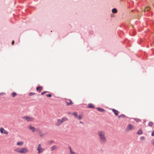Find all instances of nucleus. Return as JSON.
I'll return each instance as SVG.
<instances>
[{
	"label": "nucleus",
	"instance_id": "38",
	"mask_svg": "<svg viewBox=\"0 0 154 154\" xmlns=\"http://www.w3.org/2000/svg\"><path fill=\"white\" fill-rule=\"evenodd\" d=\"M5 93H0V95H1V94H5Z\"/></svg>",
	"mask_w": 154,
	"mask_h": 154
},
{
	"label": "nucleus",
	"instance_id": "13",
	"mask_svg": "<svg viewBox=\"0 0 154 154\" xmlns=\"http://www.w3.org/2000/svg\"><path fill=\"white\" fill-rule=\"evenodd\" d=\"M57 146H56V145L53 146L51 147V151H52L55 150L56 149H57Z\"/></svg>",
	"mask_w": 154,
	"mask_h": 154
},
{
	"label": "nucleus",
	"instance_id": "37",
	"mask_svg": "<svg viewBox=\"0 0 154 154\" xmlns=\"http://www.w3.org/2000/svg\"><path fill=\"white\" fill-rule=\"evenodd\" d=\"M4 133L7 134H8V132L7 131H6L5 130L4 131Z\"/></svg>",
	"mask_w": 154,
	"mask_h": 154
},
{
	"label": "nucleus",
	"instance_id": "35",
	"mask_svg": "<svg viewBox=\"0 0 154 154\" xmlns=\"http://www.w3.org/2000/svg\"><path fill=\"white\" fill-rule=\"evenodd\" d=\"M69 148L70 150V152H72V149L71 147L70 146H69Z\"/></svg>",
	"mask_w": 154,
	"mask_h": 154
},
{
	"label": "nucleus",
	"instance_id": "14",
	"mask_svg": "<svg viewBox=\"0 0 154 154\" xmlns=\"http://www.w3.org/2000/svg\"><path fill=\"white\" fill-rule=\"evenodd\" d=\"M112 11L113 13L116 14L117 13V10L116 8H114L112 9Z\"/></svg>",
	"mask_w": 154,
	"mask_h": 154
},
{
	"label": "nucleus",
	"instance_id": "9",
	"mask_svg": "<svg viewBox=\"0 0 154 154\" xmlns=\"http://www.w3.org/2000/svg\"><path fill=\"white\" fill-rule=\"evenodd\" d=\"M96 109L98 111H99L100 112H103L106 111L104 109H103V108H102L98 107H97L96 108Z\"/></svg>",
	"mask_w": 154,
	"mask_h": 154
},
{
	"label": "nucleus",
	"instance_id": "5",
	"mask_svg": "<svg viewBox=\"0 0 154 154\" xmlns=\"http://www.w3.org/2000/svg\"><path fill=\"white\" fill-rule=\"evenodd\" d=\"M28 149L25 148H23L21 149L20 153H26L28 151Z\"/></svg>",
	"mask_w": 154,
	"mask_h": 154
},
{
	"label": "nucleus",
	"instance_id": "6",
	"mask_svg": "<svg viewBox=\"0 0 154 154\" xmlns=\"http://www.w3.org/2000/svg\"><path fill=\"white\" fill-rule=\"evenodd\" d=\"M112 110L116 116H117L118 115L119 112L118 111L114 109H112Z\"/></svg>",
	"mask_w": 154,
	"mask_h": 154
},
{
	"label": "nucleus",
	"instance_id": "41",
	"mask_svg": "<svg viewBox=\"0 0 154 154\" xmlns=\"http://www.w3.org/2000/svg\"><path fill=\"white\" fill-rule=\"evenodd\" d=\"M43 135V134H41V135H40V136H41V137H42V136Z\"/></svg>",
	"mask_w": 154,
	"mask_h": 154
},
{
	"label": "nucleus",
	"instance_id": "3",
	"mask_svg": "<svg viewBox=\"0 0 154 154\" xmlns=\"http://www.w3.org/2000/svg\"><path fill=\"white\" fill-rule=\"evenodd\" d=\"M65 101L66 104V105L68 106L72 105L73 103V102L70 99H67Z\"/></svg>",
	"mask_w": 154,
	"mask_h": 154
},
{
	"label": "nucleus",
	"instance_id": "32",
	"mask_svg": "<svg viewBox=\"0 0 154 154\" xmlns=\"http://www.w3.org/2000/svg\"><path fill=\"white\" fill-rule=\"evenodd\" d=\"M151 136H154V131H153L151 133Z\"/></svg>",
	"mask_w": 154,
	"mask_h": 154
},
{
	"label": "nucleus",
	"instance_id": "39",
	"mask_svg": "<svg viewBox=\"0 0 154 154\" xmlns=\"http://www.w3.org/2000/svg\"><path fill=\"white\" fill-rule=\"evenodd\" d=\"M152 144L154 145V140H153L152 142Z\"/></svg>",
	"mask_w": 154,
	"mask_h": 154
},
{
	"label": "nucleus",
	"instance_id": "40",
	"mask_svg": "<svg viewBox=\"0 0 154 154\" xmlns=\"http://www.w3.org/2000/svg\"><path fill=\"white\" fill-rule=\"evenodd\" d=\"M111 17H114L113 15L112 14H111Z\"/></svg>",
	"mask_w": 154,
	"mask_h": 154
},
{
	"label": "nucleus",
	"instance_id": "15",
	"mask_svg": "<svg viewBox=\"0 0 154 154\" xmlns=\"http://www.w3.org/2000/svg\"><path fill=\"white\" fill-rule=\"evenodd\" d=\"M137 134L141 135L143 133V132L141 128H140L137 132Z\"/></svg>",
	"mask_w": 154,
	"mask_h": 154
},
{
	"label": "nucleus",
	"instance_id": "17",
	"mask_svg": "<svg viewBox=\"0 0 154 154\" xmlns=\"http://www.w3.org/2000/svg\"><path fill=\"white\" fill-rule=\"evenodd\" d=\"M126 117V116L124 114H121L118 116V118H125Z\"/></svg>",
	"mask_w": 154,
	"mask_h": 154
},
{
	"label": "nucleus",
	"instance_id": "8",
	"mask_svg": "<svg viewBox=\"0 0 154 154\" xmlns=\"http://www.w3.org/2000/svg\"><path fill=\"white\" fill-rule=\"evenodd\" d=\"M88 107L91 109H94L95 108L94 106L91 103H90L88 104Z\"/></svg>",
	"mask_w": 154,
	"mask_h": 154
},
{
	"label": "nucleus",
	"instance_id": "7",
	"mask_svg": "<svg viewBox=\"0 0 154 154\" xmlns=\"http://www.w3.org/2000/svg\"><path fill=\"white\" fill-rule=\"evenodd\" d=\"M134 128V126L131 124H129L127 127V129L129 130H131Z\"/></svg>",
	"mask_w": 154,
	"mask_h": 154
},
{
	"label": "nucleus",
	"instance_id": "23",
	"mask_svg": "<svg viewBox=\"0 0 154 154\" xmlns=\"http://www.w3.org/2000/svg\"><path fill=\"white\" fill-rule=\"evenodd\" d=\"M73 114L74 115V116L76 118H77V117H78V115L77 114V113L76 112H74L73 113Z\"/></svg>",
	"mask_w": 154,
	"mask_h": 154
},
{
	"label": "nucleus",
	"instance_id": "43",
	"mask_svg": "<svg viewBox=\"0 0 154 154\" xmlns=\"http://www.w3.org/2000/svg\"><path fill=\"white\" fill-rule=\"evenodd\" d=\"M80 122L81 123H83V122Z\"/></svg>",
	"mask_w": 154,
	"mask_h": 154
},
{
	"label": "nucleus",
	"instance_id": "11",
	"mask_svg": "<svg viewBox=\"0 0 154 154\" xmlns=\"http://www.w3.org/2000/svg\"><path fill=\"white\" fill-rule=\"evenodd\" d=\"M29 128L30 130H31L32 132H35V128L34 127L32 126L31 125H30L29 127Z\"/></svg>",
	"mask_w": 154,
	"mask_h": 154
},
{
	"label": "nucleus",
	"instance_id": "26",
	"mask_svg": "<svg viewBox=\"0 0 154 154\" xmlns=\"http://www.w3.org/2000/svg\"><path fill=\"white\" fill-rule=\"evenodd\" d=\"M153 124V123L152 122H150L148 123V125L150 127H152Z\"/></svg>",
	"mask_w": 154,
	"mask_h": 154
},
{
	"label": "nucleus",
	"instance_id": "30",
	"mask_svg": "<svg viewBox=\"0 0 154 154\" xmlns=\"http://www.w3.org/2000/svg\"><path fill=\"white\" fill-rule=\"evenodd\" d=\"M48 91H44L43 92H42L41 93V94L42 95H43L44 94H45V93H48Z\"/></svg>",
	"mask_w": 154,
	"mask_h": 154
},
{
	"label": "nucleus",
	"instance_id": "28",
	"mask_svg": "<svg viewBox=\"0 0 154 154\" xmlns=\"http://www.w3.org/2000/svg\"><path fill=\"white\" fill-rule=\"evenodd\" d=\"M35 94L34 93L31 92L29 93V95L30 96H31Z\"/></svg>",
	"mask_w": 154,
	"mask_h": 154
},
{
	"label": "nucleus",
	"instance_id": "24",
	"mask_svg": "<svg viewBox=\"0 0 154 154\" xmlns=\"http://www.w3.org/2000/svg\"><path fill=\"white\" fill-rule=\"evenodd\" d=\"M133 119L137 122H139L141 121L140 120L137 118H133Z\"/></svg>",
	"mask_w": 154,
	"mask_h": 154
},
{
	"label": "nucleus",
	"instance_id": "29",
	"mask_svg": "<svg viewBox=\"0 0 154 154\" xmlns=\"http://www.w3.org/2000/svg\"><path fill=\"white\" fill-rule=\"evenodd\" d=\"M46 96L48 97H52V95L51 94H48L46 95Z\"/></svg>",
	"mask_w": 154,
	"mask_h": 154
},
{
	"label": "nucleus",
	"instance_id": "33",
	"mask_svg": "<svg viewBox=\"0 0 154 154\" xmlns=\"http://www.w3.org/2000/svg\"><path fill=\"white\" fill-rule=\"evenodd\" d=\"M39 128H35V132H37V131H39Z\"/></svg>",
	"mask_w": 154,
	"mask_h": 154
},
{
	"label": "nucleus",
	"instance_id": "2",
	"mask_svg": "<svg viewBox=\"0 0 154 154\" xmlns=\"http://www.w3.org/2000/svg\"><path fill=\"white\" fill-rule=\"evenodd\" d=\"M23 119H26L28 122H30L33 121L34 118L32 117H30L28 116H25L23 117Z\"/></svg>",
	"mask_w": 154,
	"mask_h": 154
},
{
	"label": "nucleus",
	"instance_id": "21",
	"mask_svg": "<svg viewBox=\"0 0 154 154\" xmlns=\"http://www.w3.org/2000/svg\"><path fill=\"white\" fill-rule=\"evenodd\" d=\"M150 7H146L145 9V11H147L149 12L150 11Z\"/></svg>",
	"mask_w": 154,
	"mask_h": 154
},
{
	"label": "nucleus",
	"instance_id": "19",
	"mask_svg": "<svg viewBox=\"0 0 154 154\" xmlns=\"http://www.w3.org/2000/svg\"><path fill=\"white\" fill-rule=\"evenodd\" d=\"M23 141L18 142L17 143V145L19 146H22L23 144Z\"/></svg>",
	"mask_w": 154,
	"mask_h": 154
},
{
	"label": "nucleus",
	"instance_id": "31",
	"mask_svg": "<svg viewBox=\"0 0 154 154\" xmlns=\"http://www.w3.org/2000/svg\"><path fill=\"white\" fill-rule=\"evenodd\" d=\"M145 139V137L143 136L141 137L140 138V140H143Z\"/></svg>",
	"mask_w": 154,
	"mask_h": 154
},
{
	"label": "nucleus",
	"instance_id": "16",
	"mask_svg": "<svg viewBox=\"0 0 154 154\" xmlns=\"http://www.w3.org/2000/svg\"><path fill=\"white\" fill-rule=\"evenodd\" d=\"M67 120V119L66 117H63L62 118L61 120V123H62L63 122H65L66 120Z\"/></svg>",
	"mask_w": 154,
	"mask_h": 154
},
{
	"label": "nucleus",
	"instance_id": "25",
	"mask_svg": "<svg viewBox=\"0 0 154 154\" xmlns=\"http://www.w3.org/2000/svg\"><path fill=\"white\" fill-rule=\"evenodd\" d=\"M76 118L78 119L79 120H81L82 119V116L80 115L78 116L77 118Z\"/></svg>",
	"mask_w": 154,
	"mask_h": 154
},
{
	"label": "nucleus",
	"instance_id": "27",
	"mask_svg": "<svg viewBox=\"0 0 154 154\" xmlns=\"http://www.w3.org/2000/svg\"><path fill=\"white\" fill-rule=\"evenodd\" d=\"M53 142H54V141L53 140H50V141H49L48 142V143L49 145H51L52 143H53Z\"/></svg>",
	"mask_w": 154,
	"mask_h": 154
},
{
	"label": "nucleus",
	"instance_id": "36",
	"mask_svg": "<svg viewBox=\"0 0 154 154\" xmlns=\"http://www.w3.org/2000/svg\"><path fill=\"white\" fill-rule=\"evenodd\" d=\"M14 40L12 41V42H11V44L12 45H14Z\"/></svg>",
	"mask_w": 154,
	"mask_h": 154
},
{
	"label": "nucleus",
	"instance_id": "10",
	"mask_svg": "<svg viewBox=\"0 0 154 154\" xmlns=\"http://www.w3.org/2000/svg\"><path fill=\"white\" fill-rule=\"evenodd\" d=\"M42 87L41 86H38L36 87V89L37 91H39V92H40L42 89Z\"/></svg>",
	"mask_w": 154,
	"mask_h": 154
},
{
	"label": "nucleus",
	"instance_id": "1",
	"mask_svg": "<svg viewBox=\"0 0 154 154\" xmlns=\"http://www.w3.org/2000/svg\"><path fill=\"white\" fill-rule=\"evenodd\" d=\"M98 134L100 137L101 142H105L106 140V138L105 136L104 133L103 131H100L98 132Z\"/></svg>",
	"mask_w": 154,
	"mask_h": 154
},
{
	"label": "nucleus",
	"instance_id": "34",
	"mask_svg": "<svg viewBox=\"0 0 154 154\" xmlns=\"http://www.w3.org/2000/svg\"><path fill=\"white\" fill-rule=\"evenodd\" d=\"M70 154H76V153L75 152L72 151L71 152H70Z\"/></svg>",
	"mask_w": 154,
	"mask_h": 154
},
{
	"label": "nucleus",
	"instance_id": "12",
	"mask_svg": "<svg viewBox=\"0 0 154 154\" xmlns=\"http://www.w3.org/2000/svg\"><path fill=\"white\" fill-rule=\"evenodd\" d=\"M57 122L56 124V125L57 126H59L62 123H61V120L58 119H57Z\"/></svg>",
	"mask_w": 154,
	"mask_h": 154
},
{
	"label": "nucleus",
	"instance_id": "18",
	"mask_svg": "<svg viewBox=\"0 0 154 154\" xmlns=\"http://www.w3.org/2000/svg\"><path fill=\"white\" fill-rule=\"evenodd\" d=\"M14 151L17 152H19L20 153L21 149L19 148H17L15 149Z\"/></svg>",
	"mask_w": 154,
	"mask_h": 154
},
{
	"label": "nucleus",
	"instance_id": "42",
	"mask_svg": "<svg viewBox=\"0 0 154 154\" xmlns=\"http://www.w3.org/2000/svg\"><path fill=\"white\" fill-rule=\"evenodd\" d=\"M41 131H39V133H41Z\"/></svg>",
	"mask_w": 154,
	"mask_h": 154
},
{
	"label": "nucleus",
	"instance_id": "20",
	"mask_svg": "<svg viewBox=\"0 0 154 154\" xmlns=\"http://www.w3.org/2000/svg\"><path fill=\"white\" fill-rule=\"evenodd\" d=\"M0 131L1 133L3 134L4 133V131H5V130L2 127L0 128Z\"/></svg>",
	"mask_w": 154,
	"mask_h": 154
},
{
	"label": "nucleus",
	"instance_id": "4",
	"mask_svg": "<svg viewBox=\"0 0 154 154\" xmlns=\"http://www.w3.org/2000/svg\"><path fill=\"white\" fill-rule=\"evenodd\" d=\"M37 150H38V153L39 154L43 151V149L42 148L41 145L40 144H39L38 146Z\"/></svg>",
	"mask_w": 154,
	"mask_h": 154
},
{
	"label": "nucleus",
	"instance_id": "22",
	"mask_svg": "<svg viewBox=\"0 0 154 154\" xmlns=\"http://www.w3.org/2000/svg\"><path fill=\"white\" fill-rule=\"evenodd\" d=\"M11 95L13 97H15L17 95V94L15 92H13L12 93Z\"/></svg>",
	"mask_w": 154,
	"mask_h": 154
}]
</instances>
